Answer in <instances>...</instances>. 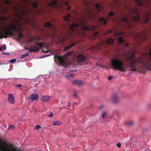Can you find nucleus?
<instances>
[{"label": "nucleus", "mask_w": 151, "mask_h": 151, "mask_svg": "<svg viewBox=\"0 0 151 151\" xmlns=\"http://www.w3.org/2000/svg\"><path fill=\"white\" fill-rule=\"evenodd\" d=\"M135 51H131L129 52V54L131 55V56L126 57L125 59V61L127 63L126 66L130 68V71H137V66L139 63L143 64L147 69L151 68V51L150 53L151 57L146 63L142 57L138 56L135 58Z\"/></svg>", "instance_id": "1"}, {"label": "nucleus", "mask_w": 151, "mask_h": 151, "mask_svg": "<svg viewBox=\"0 0 151 151\" xmlns=\"http://www.w3.org/2000/svg\"><path fill=\"white\" fill-rule=\"evenodd\" d=\"M138 12V9L135 8H131L129 9V15H126L125 17L122 18L121 21L125 22V25L126 27L132 28L135 25L134 22L139 23V15L135 16L133 17L130 16L131 14L137 13Z\"/></svg>", "instance_id": "2"}, {"label": "nucleus", "mask_w": 151, "mask_h": 151, "mask_svg": "<svg viewBox=\"0 0 151 151\" xmlns=\"http://www.w3.org/2000/svg\"><path fill=\"white\" fill-rule=\"evenodd\" d=\"M7 29H3L1 32H0V38H6L9 35H12L14 34V32H18V36L20 38L23 36L21 29L17 27L16 25L14 24H12L7 28Z\"/></svg>", "instance_id": "3"}, {"label": "nucleus", "mask_w": 151, "mask_h": 151, "mask_svg": "<svg viewBox=\"0 0 151 151\" xmlns=\"http://www.w3.org/2000/svg\"><path fill=\"white\" fill-rule=\"evenodd\" d=\"M111 65L114 70H119L122 72L126 71L125 65L122 60L113 59L111 61Z\"/></svg>", "instance_id": "4"}, {"label": "nucleus", "mask_w": 151, "mask_h": 151, "mask_svg": "<svg viewBox=\"0 0 151 151\" xmlns=\"http://www.w3.org/2000/svg\"><path fill=\"white\" fill-rule=\"evenodd\" d=\"M81 24H80L76 23H74L72 24L70 26V28L71 30L73 31H75V29L78 28L79 26L83 30L89 31L91 30V29L90 27L83 24L84 23V22L81 21Z\"/></svg>", "instance_id": "5"}, {"label": "nucleus", "mask_w": 151, "mask_h": 151, "mask_svg": "<svg viewBox=\"0 0 151 151\" xmlns=\"http://www.w3.org/2000/svg\"><path fill=\"white\" fill-rule=\"evenodd\" d=\"M55 58H57L59 61L60 63L64 67H66L68 65H70L71 63L68 61L64 60L62 56H60L57 55H55L54 56Z\"/></svg>", "instance_id": "6"}, {"label": "nucleus", "mask_w": 151, "mask_h": 151, "mask_svg": "<svg viewBox=\"0 0 151 151\" xmlns=\"http://www.w3.org/2000/svg\"><path fill=\"white\" fill-rule=\"evenodd\" d=\"M146 32L145 31H143L141 33L137 32L136 35L137 37H139L141 40H146L147 37L146 36Z\"/></svg>", "instance_id": "7"}, {"label": "nucleus", "mask_w": 151, "mask_h": 151, "mask_svg": "<svg viewBox=\"0 0 151 151\" xmlns=\"http://www.w3.org/2000/svg\"><path fill=\"white\" fill-rule=\"evenodd\" d=\"M150 0H135V1L137 3V5L139 6H143L145 3H146L148 5L149 4Z\"/></svg>", "instance_id": "8"}, {"label": "nucleus", "mask_w": 151, "mask_h": 151, "mask_svg": "<svg viewBox=\"0 0 151 151\" xmlns=\"http://www.w3.org/2000/svg\"><path fill=\"white\" fill-rule=\"evenodd\" d=\"M86 58L82 54H79L77 57V60L80 62H82L85 61L86 60Z\"/></svg>", "instance_id": "9"}, {"label": "nucleus", "mask_w": 151, "mask_h": 151, "mask_svg": "<svg viewBox=\"0 0 151 151\" xmlns=\"http://www.w3.org/2000/svg\"><path fill=\"white\" fill-rule=\"evenodd\" d=\"M8 102L10 103L13 104L15 102L14 96L11 93H9L8 94Z\"/></svg>", "instance_id": "10"}, {"label": "nucleus", "mask_w": 151, "mask_h": 151, "mask_svg": "<svg viewBox=\"0 0 151 151\" xmlns=\"http://www.w3.org/2000/svg\"><path fill=\"white\" fill-rule=\"evenodd\" d=\"M72 85L78 86H82L83 84V83L80 80H75L72 82Z\"/></svg>", "instance_id": "11"}, {"label": "nucleus", "mask_w": 151, "mask_h": 151, "mask_svg": "<svg viewBox=\"0 0 151 151\" xmlns=\"http://www.w3.org/2000/svg\"><path fill=\"white\" fill-rule=\"evenodd\" d=\"M39 96L38 94L36 93H33L31 94L29 96V98L31 100L33 101L35 100H37Z\"/></svg>", "instance_id": "12"}, {"label": "nucleus", "mask_w": 151, "mask_h": 151, "mask_svg": "<svg viewBox=\"0 0 151 151\" xmlns=\"http://www.w3.org/2000/svg\"><path fill=\"white\" fill-rule=\"evenodd\" d=\"M118 43L119 44H122L123 45H126L127 47L129 45V44L126 43L125 41L122 37H119L118 38Z\"/></svg>", "instance_id": "13"}, {"label": "nucleus", "mask_w": 151, "mask_h": 151, "mask_svg": "<svg viewBox=\"0 0 151 151\" xmlns=\"http://www.w3.org/2000/svg\"><path fill=\"white\" fill-rule=\"evenodd\" d=\"M111 99L112 102L114 103H117L119 101L118 97L116 94H114L112 96Z\"/></svg>", "instance_id": "14"}, {"label": "nucleus", "mask_w": 151, "mask_h": 151, "mask_svg": "<svg viewBox=\"0 0 151 151\" xmlns=\"http://www.w3.org/2000/svg\"><path fill=\"white\" fill-rule=\"evenodd\" d=\"M150 15L148 13H146L144 17V22L145 24L147 23L149 20Z\"/></svg>", "instance_id": "15"}, {"label": "nucleus", "mask_w": 151, "mask_h": 151, "mask_svg": "<svg viewBox=\"0 0 151 151\" xmlns=\"http://www.w3.org/2000/svg\"><path fill=\"white\" fill-rule=\"evenodd\" d=\"M99 20L100 22H102L104 25H105L108 22V19L107 18H104L103 17H100L99 18Z\"/></svg>", "instance_id": "16"}, {"label": "nucleus", "mask_w": 151, "mask_h": 151, "mask_svg": "<svg viewBox=\"0 0 151 151\" xmlns=\"http://www.w3.org/2000/svg\"><path fill=\"white\" fill-rule=\"evenodd\" d=\"M50 98V97L49 96H45L41 99V100L42 101H46L49 100Z\"/></svg>", "instance_id": "17"}, {"label": "nucleus", "mask_w": 151, "mask_h": 151, "mask_svg": "<svg viewBox=\"0 0 151 151\" xmlns=\"http://www.w3.org/2000/svg\"><path fill=\"white\" fill-rule=\"evenodd\" d=\"M49 4L51 6H56L57 5V1L56 0H52Z\"/></svg>", "instance_id": "18"}, {"label": "nucleus", "mask_w": 151, "mask_h": 151, "mask_svg": "<svg viewBox=\"0 0 151 151\" xmlns=\"http://www.w3.org/2000/svg\"><path fill=\"white\" fill-rule=\"evenodd\" d=\"M113 40L111 38H108L107 40L105 41V43L107 44H111L113 43Z\"/></svg>", "instance_id": "19"}, {"label": "nucleus", "mask_w": 151, "mask_h": 151, "mask_svg": "<svg viewBox=\"0 0 151 151\" xmlns=\"http://www.w3.org/2000/svg\"><path fill=\"white\" fill-rule=\"evenodd\" d=\"M71 17V15L69 14H68L67 16H65L63 19L65 21H69V18Z\"/></svg>", "instance_id": "20"}, {"label": "nucleus", "mask_w": 151, "mask_h": 151, "mask_svg": "<svg viewBox=\"0 0 151 151\" xmlns=\"http://www.w3.org/2000/svg\"><path fill=\"white\" fill-rule=\"evenodd\" d=\"M37 45L40 49H41L45 45V44L42 42H39L37 43Z\"/></svg>", "instance_id": "21"}, {"label": "nucleus", "mask_w": 151, "mask_h": 151, "mask_svg": "<svg viewBox=\"0 0 151 151\" xmlns=\"http://www.w3.org/2000/svg\"><path fill=\"white\" fill-rule=\"evenodd\" d=\"M52 26V24L49 22H46L45 24V27L46 28H49Z\"/></svg>", "instance_id": "22"}, {"label": "nucleus", "mask_w": 151, "mask_h": 151, "mask_svg": "<svg viewBox=\"0 0 151 151\" xmlns=\"http://www.w3.org/2000/svg\"><path fill=\"white\" fill-rule=\"evenodd\" d=\"M65 77L67 79H71L73 78V75L72 74L67 75H65Z\"/></svg>", "instance_id": "23"}, {"label": "nucleus", "mask_w": 151, "mask_h": 151, "mask_svg": "<svg viewBox=\"0 0 151 151\" xmlns=\"http://www.w3.org/2000/svg\"><path fill=\"white\" fill-rule=\"evenodd\" d=\"M53 124L52 125H60L61 124V123L60 122H58V121H54L53 122Z\"/></svg>", "instance_id": "24"}, {"label": "nucleus", "mask_w": 151, "mask_h": 151, "mask_svg": "<svg viewBox=\"0 0 151 151\" xmlns=\"http://www.w3.org/2000/svg\"><path fill=\"white\" fill-rule=\"evenodd\" d=\"M32 50L34 52H38L39 50V49L37 46L34 47L32 49Z\"/></svg>", "instance_id": "25"}, {"label": "nucleus", "mask_w": 151, "mask_h": 151, "mask_svg": "<svg viewBox=\"0 0 151 151\" xmlns=\"http://www.w3.org/2000/svg\"><path fill=\"white\" fill-rule=\"evenodd\" d=\"M100 5L99 3H97L95 5V6L96 8H97L99 11H101V10L100 9Z\"/></svg>", "instance_id": "26"}, {"label": "nucleus", "mask_w": 151, "mask_h": 151, "mask_svg": "<svg viewBox=\"0 0 151 151\" xmlns=\"http://www.w3.org/2000/svg\"><path fill=\"white\" fill-rule=\"evenodd\" d=\"M15 127L14 126L12 125H9V127L7 129L8 130H13L14 129Z\"/></svg>", "instance_id": "27"}, {"label": "nucleus", "mask_w": 151, "mask_h": 151, "mask_svg": "<svg viewBox=\"0 0 151 151\" xmlns=\"http://www.w3.org/2000/svg\"><path fill=\"white\" fill-rule=\"evenodd\" d=\"M32 6L35 9L36 8L37 6V2H33L32 5Z\"/></svg>", "instance_id": "28"}, {"label": "nucleus", "mask_w": 151, "mask_h": 151, "mask_svg": "<svg viewBox=\"0 0 151 151\" xmlns=\"http://www.w3.org/2000/svg\"><path fill=\"white\" fill-rule=\"evenodd\" d=\"M8 18L7 17H2L1 21L6 22L7 21Z\"/></svg>", "instance_id": "29"}, {"label": "nucleus", "mask_w": 151, "mask_h": 151, "mask_svg": "<svg viewBox=\"0 0 151 151\" xmlns=\"http://www.w3.org/2000/svg\"><path fill=\"white\" fill-rule=\"evenodd\" d=\"M133 122L132 121H129L126 123V124L129 126H131L133 124Z\"/></svg>", "instance_id": "30"}, {"label": "nucleus", "mask_w": 151, "mask_h": 151, "mask_svg": "<svg viewBox=\"0 0 151 151\" xmlns=\"http://www.w3.org/2000/svg\"><path fill=\"white\" fill-rule=\"evenodd\" d=\"M72 54V52H69L66 54L64 55V56L65 57H68L69 55H71Z\"/></svg>", "instance_id": "31"}, {"label": "nucleus", "mask_w": 151, "mask_h": 151, "mask_svg": "<svg viewBox=\"0 0 151 151\" xmlns=\"http://www.w3.org/2000/svg\"><path fill=\"white\" fill-rule=\"evenodd\" d=\"M29 55V54L28 53H26L25 54L22 55L21 57V58H22L24 57L28 56Z\"/></svg>", "instance_id": "32"}, {"label": "nucleus", "mask_w": 151, "mask_h": 151, "mask_svg": "<svg viewBox=\"0 0 151 151\" xmlns=\"http://www.w3.org/2000/svg\"><path fill=\"white\" fill-rule=\"evenodd\" d=\"M114 14L112 12H110L108 14V17H111L113 16Z\"/></svg>", "instance_id": "33"}, {"label": "nucleus", "mask_w": 151, "mask_h": 151, "mask_svg": "<svg viewBox=\"0 0 151 151\" xmlns=\"http://www.w3.org/2000/svg\"><path fill=\"white\" fill-rule=\"evenodd\" d=\"M106 115H107V113L106 112H103L102 114V118H104L106 116Z\"/></svg>", "instance_id": "34"}, {"label": "nucleus", "mask_w": 151, "mask_h": 151, "mask_svg": "<svg viewBox=\"0 0 151 151\" xmlns=\"http://www.w3.org/2000/svg\"><path fill=\"white\" fill-rule=\"evenodd\" d=\"M41 127V126L39 125H37L36 127H35V129H37L38 130Z\"/></svg>", "instance_id": "35"}, {"label": "nucleus", "mask_w": 151, "mask_h": 151, "mask_svg": "<svg viewBox=\"0 0 151 151\" xmlns=\"http://www.w3.org/2000/svg\"><path fill=\"white\" fill-rule=\"evenodd\" d=\"M112 32V30L111 29H110L108 31L106 32L105 33V34H109V33H111Z\"/></svg>", "instance_id": "36"}, {"label": "nucleus", "mask_w": 151, "mask_h": 151, "mask_svg": "<svg viewBox=\"0 0 151 151\" xmlns=\"http://www.w3.org/2000/svg\"><path fill=\"white\" fill-rule=\"evenodd\" d=\"M16 61V59H12L10 60L9 62L11 63H13L15 62Z\"/></svg>", "instance_id": "37"}, {"label": "nucleus", "mask_w": 151, "mask_h": 151, "mask_svg": "<svg viewBox=\"0 0 151 151\" xmlns=\"http://www.w3.org/2000/svg\"><path fill=\"white\" fill-rule=\"evenodd\" d=\"M4 2L5 4H10V2L8 0H5L4 1Z\"/></svg>", "instance_id": "38"}, {"label": "nucleus", "mask_w": 151, "mask_h": 151, "mask_svg": "<svg viewBox=\"0 0 151 151\" xmlns=\"http://www.w3.org/2000/svg\"><path fill=\"white\" fill-rule=\"evenodd\" d=\"M113 76H109L108 77V80L109 81H110L113 78Z\"/></svg>", "instance_id": "39"}, {"label": "nucleus", "mask_w": 151, "mask_h": 151, "mask_svg": "<svg viewBox=\"0 0 151 151\" xmlns=\"http://www.w3.org/2000/svg\"><path fill=\"white\" fill-rule=\"evenodd\" d=\"M70 48L69 47V46L65 47L64 49V51H66V50H68Z\"/></svg>", "instance_id": "40"}, {"label": "nucleus", "mask_w": 151, "mask_h": 151, "mask_svg": "<svg viewBox=\"0 0 151 151\" xmlns=\"http://www.w3.org/2000/svg\"><path fill=\"white\" fill-rule=\"evenodd\" d=\"M53 116V114L52 112H50V114L48 115V116L52 117Z\"/></svg>", "instance_id": "41"}, {"label": "nucleus", "mask_w": 151, "mask_h": 151, "mask_svg": "<svg viewBox=\"0 0 151 151\" xmlns=\"http://www.w3.org/2000/svg\"><path fill=\"white\" fill-rule=\"evenodd\" d=\"M116 145L118 147L120 148L121 147V144L120 143H118Z\"/></svg>", "instance_id": "42"}, {"label": "nucleus", "mask_w": 151, "mask_h": 151, "mask_svg": "<svg viewBox=\"0 0 151 151\" xmlns=\"http://www.w3.org/2000/svg\"><path fill=\"white\" fill-rule=\"evenodd\" d=\"M16 85L17 87L19 88H20L22 86V85L21 84H16Z\"/></svg>", "instance_id": "43"}, {"label": "nucleus", "mask_w": 151, "mask_h": 151, "mask_svg": "<svg viewBox=\"0 0 151 151\" xmlns=\"http://www.w3.org/2000/svg\"><path fill=\"white\" fill-rule=\"evenodd\" d=\"M75 45V43H73V44H72L69 45L68 46L70 48L71 47H72L73 46H74Z\"/></svg>", "instance_id": "44"}, {"label": "nucleus", "mask_w": 151, "mask_h": 151, "mask_svg": "<svg viewBox=\"0 0 151 151\" xmlns=\"http://www.w3.org/2000/svg\"><path fill=\"white\" fill-rule=\"evenodd\" d=\"M75 45V43H73V44H72L69 45L68 46L70 48L71 47H72L73 46H74Z\"/></svg>", "instance_id": "45"}, {"label": "nucleus", "mask_w": 151, "mask_h": 151, "mask_svg": "<svg viewBox=\"0 0 151 151\" xmlns=\"http://www.w3.org/2000/svg\"><path fill=\"white\" fill-rule=\"evenodd\" d=\"M42 52H43L44 53H47L49 52V50H47L46 51L43 50L42 51Z\"/></svg>", "instance_id": "46"}, {"label": "nucleus", "mask_w": 151, "mask_h": 151, "mask_svg": "<svg viewBox=\"0 0 151 151\" xmlns=\"http://www.w3.org/2000/svg\"><path fill=\"white\" fill-rule=\"evenodd\" d=\"M29 53H31V52H33V50L32 49H29Z\"/></svg>", "instance_id": "47"}, {"label": "nucleus", "mask_w": 151, "mask_h": 151, "mask_svg": "<svg viewBox=\"0 0 151 151\" xmlns=\"http://www.w3.org/2000/svg\"><path fill=\"white\" fill-rule=\"evenodd\" d=\"M3 48L4 50H5L6 49V46L5 45H4L3 46Z\"/></svg>", "instance_id": "48"}, {"label": "nucleus", "mask_w": 151, "mask_h": 151, "mask_svg": "<svg viewBox=\"0 0 151 151\" xmlns=\"http://www.w3.org/2000/svg\"><path fill=\"white\" fill-rule=\"evenodd\" d=\"M76 71H77L76 70H71L70 71V72H76Z\"/></svg>", "instance_id": "49"}, {"label": "nucleus", "mask_w": 151, "mask_h": 151, "mask_svg": "<svg viewBox=\"0 0 151 151\" xmlns=\"http://www.w3.org/2000/svg\"><path fill=\"white\" fill-rule=\"evenodd\" d=\"M73 96L75 97H76L77 96L76 93H74L73 94Z\"/></svg>", "instance_id": "50"}, {"label": "nucleus", "mask_w": 151, "mask_h": 151, "mask_svg": "<svg viewBox=\"0 0 151 151\" xmlns=\"http://www.w3.org/2000/svg\"><path fill=\"white\" fill-rule=\"evenodd\" d=\"M3 50V47H0V51H2Z\"/></svg>", "instance_id": "51"}, {"label": "nucleus", "mask_w": 151, "mask_h": 151, "mask_svg": "<svg viewBox=\"0 0 151 151\" xmlns=\"http://www.w3.org/2000/svg\"><path fill=\"white\" fill-rule=\"evenodd\" d=\"M71 9V7L70 6H68V10H69Z\"/></svg>", "instance_id": "52"}, {"label": "nucleus", "mask_w": 151, "mask_h": 151, "mask_svg": "<svg viewBox=\"0 0 151 151\" xmlns=\"http://www.w3.org/2000/svg\"><path fill=\"white\" fill-rule=\"evenodd\" d=\"M48 55H45V56H43V57H42L41 58H44V57H46L48 56Z\"/></svg>", "instance_id": "53"}, {"label": "nucleus", "mask_w": 151, "mask_h": 151, "mask_svg": "<svg viewBox=\"0 0 151 151\" xmlns=\"http://www.w3.org/2000/svg\"><path fill=\"white\" fill-rule=\"evenodd\" d=\"M2 17H0V21H1Z\"/></svg>", "instance_id": "54"}, {"label": "nucleus", "mask_w": 151, "mask_h": 151, "mask_svg": "<svg viewBox=\"0 0 151 151\" xmlns=\"http://www.w3.org/2000/svg\"><path fill=\"white\" fill-rule=\"evenodd\" d=\"M25 49L26 50H29V48H27L26 47L25 48Z\"/></svg>", "instance_id": "55"}, {"label": "nucleus", "mask_w": 151, "mask_h": 151, "mask_svg": "<svg viewBox=\"0 0 151 151\" xmlns=\"http://www.w3.org/2000/svg\"><path fill=\"white\" fill-rule=\"evenodd\" d=\"M98 34V32H96V33H95V35H96L97 34Z\"/></svg>", "instance_id": "56"}, {"label": "nucleus", "mask_w": 151, "mask_h": 151, "mask_svg": "<svg viewBox=\"0 0 151 151\" xmlns=\"http://www.w3.org/2000/svg\"><path fill=\"white\" fill-rule=\"evenodd\" d=\"M148 70H151V68L150 69H147Z\"/></svg>", "instance_id": "57"}, {"label": "nucleus", "mask_w": 151, "mask_h": 151, "mask_svg": "<svg viewBox=\"0 0 151 151\" xmlns=\"http://www.w3.org/2000/svg\"><path fill=\"white\" fill-rule=\"evenodd\" d=\"M19 19L20 20H21V18H20Z\"/></svg>", "instance_id": "58"}, {"label": "nucleus", "mask_w": 151, "mask_h": 151, "mask_svg": "<svg viewBox=\"0 0 151 151\" xmlns=\"http://www.w3.org/2000/svg\"><path fill=\"white\" fill-rule=\"evenodd\" d=\"M3 53V54H6V53H4V52Z\"/></svg>", "instance_id": "59"}, {"label": "nucleus", "mask_w": 151, "mask_h": 151, "mask_svg": "<svg viewBox=\"0 0 151 151\" xmlns=\"http://www.w3.org/2000/svg\"><path fill=\"white\" fill-rule=\"evenodd\" d=\"M68 106H69V107H70V105H68Z\"/></svg>", "instance_id": "60"}, {"label": "nucleus", "mask_w": 151, "mask_h": 151, "mask_svg": "<svg viewBox=\"0 0 151 151\" xmlns=\"http://www.w3.org/2000/svg\"><path fill=\"white\" fill-rule=\"evenodd\" d=\"M1 64H2L1 63H0V65H1Z\"/></svg>", "instance_id": "61"}, {"label": "nucleus", "mask_w": 151, "mask_h": 151, "mask_svg": "<svg viewBox=\"0 0 151 151\" xmlns=\"http://www.w3.org/2000/svg\"><path fill=\"white\" fill-rule=\"evenodd\" d=\"M90 12V14H91V12Z\"/></svg>", "instance_id": "62"}, {"label": "nucleus", "mask_w": 151, "mask_h": 151, "mask_svg": "<svg viewBox=\"0 0 151 151\" xmlns=\"http://www.w3.org/2000/svg\"><path fill=\"white\" fill-rule=\"evenodd\" d=\"M0 32H1L0 31Z\"/></svg>", "instance_id": "63"}]
</instances>
